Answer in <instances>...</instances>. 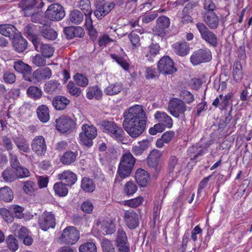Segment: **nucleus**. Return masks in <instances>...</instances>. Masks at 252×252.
Here are the masks:
<instances>
[{"label": "nucleus", "mask_w": 252, "mask_h": 252, "mask_svg": "<svg viewBox=\"0 0 252 252\" xmlns=\"http://www.w3.org/2000/svg\"><path fill=\"white\" fill-rule=\"evenodd\" d=\"M18 33L16 28L11 24L0 25V33L5 36L13 38Z\"/></svg>", "instance_id": "a878e982"}, {"label": "nucleus", "mask_w": 252, "mask_h": 252, "mask_svg": "<svg viewBox=\"0 0 252 252\" xmlns=\"http://www.w3.org/2000/svg\"><path fill=\"white\" fill-rule=\"evenodd\" d=\"M211 59V52L207 48L201 49L194 52L190 58L191 63L194 65L208 62Z\"/></svg>", "instance_id": "9d476101"}, {"label": "nucleus", "mask_w": 252, "mask_h": 252, "mask_svg": "<svg viewBox=\"0 0 252 252\" xmlns=\"http://www.w3.org/2000/svg\"><path fill=\"white\" fill-rule=\"evenodd\" d=\"M161 156L162 152L157 149H154L150 152L147 158L148 165L153 168L157 173L160 170L158 161Z\"/></svg>", "instance_id": "f3484780"}, {"label": "nucleus", "mask_w": 252, "mask_h": 252, "mask_svg": "<svg viewBox=\"0 0 252 252\" xmlns=\"http://www.w3.org/2000/svg\"><path fill=\"white\" fill-rule=\"evenodd\" d=\"M125 222L130 229H134L139 226V221L138 214L133 210H128L124 215Z\"/></svg>", "instance_id": "a211bd4d"}, {"label": "nucleus", "mask_w": 252, "mask_h": 252, "mask_svg": "<svg viewBox=\"0 0 252 252\" xmlns=\"http://www.w3.org/2000/svg\"><path fill=\"white\" fill-rule=\"evenodd\" d=\"M1 177L4 182L11 183L16 180L17 175H16L15 171L12 168H7L3 171Z\"/></svg>", "instance_id": "ea45409f"}, {"label": "nucleus", "mask_w": 252, "mask_h": 252, "mask_svg": "<svg viewBox=\"0 0 252 252\" xmlns=\"http://www.w3.org/2000/svg\"><path fill=\"white\" fill-rule=\"evenodd\" d=\"M80 252H96V248L93 243H87L79 247Z\"/></svg>", "instance_id": "0e129e2a"}, {"label": "nucleus", "mask_w": 252, "mask_h": 252, "mask_svg": "<svg viewBox=\"0 0 252 252\" xmlns=\"http://www.w3.org/2000/svg\"><path fill=\"white\" fill-rule=\"evenodd\" d=\"M84 13L77 9L72 10L69 14L70 22L74 24H79L84 20Z\"/></svg>", "instance_id": "a19ab883"}, {"label": "nucleus", "mask_w": 252, "mask_h": 252, "mask_svg": "<svg viewBox=\"0 0 252 252\" xmlns=\"http://www.w3.org/2000/svg\"><path fill=\"white\" fill-rule=\"evenodd\" d=\"M77 156V152L68 151L61 157V161L64 165H70L76 161Z\"/></svg>", "instance_id": "72a5a7b5"}, {"label": "nucleus", "mask_w": 252, "mask_h": 252, "mask_svg": "<svg viewBox=\"0 0 252 252\" xmlns=\"http://www.w3.org/2000/svg\"><path fill=\"white\" fill-rule=\"evenodd\" d=\"M37 115L38 119L43 123H45L49 120V109L44 105H42L37 108Z\"/></svg>", "instance_id": "79ce46f5"}, {"label": "nucleus", "mask_w": 252, "mask_h": 252, "mask_svg": "<svg viewBox=\"0 0 252 252\" xmlns=\"http://www.w3.org/2000/svg\"><path fill=\"white\" fill-rule=\"evenodd\" d=\"M36 189V184L32 181H28L24 183L23 190L28 194H31Z\"/></svg>", "instance_id": "69168bd1"}, {"label": "nucleus", "mask_w": 252, "mask_h": 252, "mask_svg": "<svg viewBox=\"0 0 252 252\" xmlns=\"http://www.w3.org/2000/svg\"><path fill=\"white\" fill-rule=\"evenodd\" d=\"M66 186L63 182L55 184L54 189L55 193L60 196H66L68 193V189Z\"/></svg>", "instance_id": "a18cd8bd"}, {"label": "nucleus", "mask_w": 252, "mask_h": 252, "mask_svg": "<svg viewBox=\"0 0 252 252\" xmlns=\"http://www.w3.org/2000/svg\"><path fill=\"white\" fill-rule=\"evenodd\" d=\"M38 223L40 228L44 231L54 228L56 224L54 215L50 212H44L39 218Z\"/></svg>", "instance_id": "ddd939ff"}, {"label": "nucleus", "mask_w": 252, "mask_h": 252, "mask_svg": "<svg viewBox=\"0 0 252 252\" xmlns=\"http://www.w3.org/2000/svg\"><path fill=\"white\" fill-rule=\"evenodd\" d=\"M102 95V91L96 86L89 87L86 94L87 97L89 99H92L94 97L96 99H99Z\"/></svg>", "instance_id": "c03bdc74"}, {"label": "nucleus", "mask_w": 252, "mask_h": 252, "mask_svg": "<svg viewBox=\"0 0 252 252\" xmlns=\"http://www.w3.org/2000/svg\"><path fill=\"white\" fill-rule=\"evenodd\" d=\"M59 178L65 185L72 186L77 181V176L70 170H66L59 174Z\"/></svg>", "instance_id": "5701e85b"}, {"label": "nucleus", "mask_w": 252, "mask_h": 252, "mask_svg": "<svg viewBox=\"0 0 252 252\" xmlns=\"http://www.w3.org/2000/svg\"><path fill=\"white\" fill-rule=\"evenodd\" d=\"M79 232L74 226H68L63 231L60 239L63 243L68 245H73L79 240Z\"/></svg>", "instance_id": "0eeeda50"}, {"label": "nucleus", "mask_w": 252, "mask_h": 252, "mask_svg": "<svg viewBox=\"0 0 252 252\" xmlns=\"http://www.w3.org/2000/svg\"><path fill=\"white\" fill-rule=\"evenodd\" d=\"M115 5L114 2L100 1L96 5L94 14L98 19H101L110 12Z\"/></svg>", "instance_id": "4468645a"}, {"label": "nucleus", "mask_w": 252, "mask_h": 252, "mask_svg": "<svg viewBox=\"0 0 252 252\" xmlns=\"http://www.w3.org/2000/svg\"><path fill=\"white\" fill-rule=\"evenodd\" d=\"M82 132L79 134V138L81 143L87 147L93 145V140L97 135L96 128L93 125L84 124L82 126Z\"/></svg>", "instance_id": "7ed1b4c3"}, {"label": "nucleus", "mask_w": 252, "mask_h": 252, "mask_svg": "<svg viewBox=\"0 0 252 252\" xmlns=\"http://www.w3.org/2000/svg\"><path fill=\"white\" fill-rule=\"evenodd\" d=\"M132 170V168L120 163L117 173L121 179H124L130 175Z\"/></svg>", "instance_id": "3c124183"}, {"label": "nucleus", "mask_w": 252, "mask_h": 252, "mask_svg": "<svg viewBox=\"0 0 252 252\" xmlns=\"http://www.w3.org/2000/svg\"><path fill=\"white\" fill-rule=\"evenodd\" d=\"M45 57L41 54H37L32 58V62L33 64L37 67L44 66L46 64Z\"/></svg>", "instance_id": "13d9d810"}, {"label": "nucleus", "mask_w": 252, "mask_h": 252, "mask_svg": "<svg viewBox=\"0 0 252 252\" xmlns=\"http://www.w3.org/2000/svg\"><path fill=\"white\" fill-rule=\"evenodd\" d=\"M37 27L33 24H29L26 25L24 29V32L27 37L31 39L34 45V41H38L39 39L37 37Z\"/></svg>", "instance_id": "7c9ffc66"}, {"label": "nucleus", "mask_w": 252, "mask_h": 252, "mask_svg": "<svg viewBox=\"0 0 252 252\" xmlns=\"http://www.w3.org/2000/svg\"><path fill=\"white\" fill-rule=\"evenodd\" d=\"M33 45L35 50L41 52L42 55L45 58H50L53 55L54 49L49 44H42L39 40L38 41L34 40Z\"/></svg>", "instance_id": "4be33fe9"}, {"label": "nucleus", "mask_w": 252, "mask_h": 252, "mask_svg": "<svg viewBox=\"0 0 252 252\" xmlns=\"http://www.w3.org/2000/svg\"><path fill=\"white\" fill-rule=\"evenodd\" d=\"M135 178L137 184L144 187L146 186L147 183L149 174L145 170L139 168L135 173Z\"/></svg>", "instance_id": "473e14b6"}, {"label": "nucleus", "mask_w": 252, "mask_h": 252, "mask_svg": "<svg viewBox=\"0 0 252 252\" xmlns=\"http://www.w3.org/2000/svg\"><path fill=\"white\" fill-rule=\"evenodd\" d=\"M11 213L15 215L16 218L18 219H22L24 217L23 211L24 208L18 205H12L9 207Z\"/></svg>", "instance_id": "603ef678"}, {"label": "nucleus", "mask_w": 252, "mask_h": 252, "mask_svg": "<svg viewBox=\"0 0 252 252\" xmlns=\"http://www.w3.org/2000/svg\"><path fill=\"white\" fill-rule=\"evenodd\" d=\"M170 19L166 16H160L157 19V25L153 29V32L155 35L162 37L165 34V29L170 25Z\"/></svg>", "instance_id": "dca6fc26"}, {"label": "nucleus", "mask_w": 252, "mask_h": 252, "mask_svg": "<svg viewBox=\"0 0 252 252\" xmlns=\"http://www.w3.org/2000/svg\"><path fill=\"white\" fill-rule=\"evenodd\" d=\"M110 57L116 63L119 64L124 69L127 70L129 67V64L127 62V60L122 56L115 54H110Z\"/></svg>", "instance_id": "09e8293b"}, {"label": "nucleus", "mask_w": 252, "mask_h": 252, "mask_svg": "<svg viewBox=\"0 0 252 252\" xmlns=\"http://www.w3.org/2000/svg\"><path fill=\"white\" fill-rule=\"evenodd\" d=\"M13 67L16 72L22 74L23 79L25 81L28 82L31 81L32 66L21 60H17L14 62Z\"/></svg>", "instance_id": "f8f14e48"}, {"label": "nucleus", "mask_w": 252, "mask_h": 252, "mask_svg": "<svg viewBox=\"0 0 252 252\" xmlns=\"http://www.w3.org/2000/svg\"><path fill=\"white\" fill-rule=\"evenodd\" d=\"M15 170L17 178H24L29 177L30 175L29 170L24 166L20 165Z\"/></svg>", "instance_id": "052dcab7"}, {"label": "nucleus", "mask_w": 252, "mask_h": 252, "mask_svg": "<svg viewBox=\"0 0 252 252\" xmlns=\"http://www.w3.org/2000/svg\"><path fill=\"white\" fill-rule=\"evenodd\" d=\"M174 51L178 55L185 56L189 54L190 48L186 42H176L172 45Z\"/></svg>", "instance_id": "c756f323"}, {"label": "nucleus", "mask_w": 252, "mask_h": 252, "mask_svg": "<svg viewBox=\"0 0 252 252\" xmlns=\"http://www.w3.org/2000/svg\"><path fill=\"white\" fill-rule=\"evenodd\" d=\"M101 247L104 252H116L111 241L108 239H102Z\"/></svg>", "instance_id": "e2e57ef3"}, {"label": "nucleus", "mask_w": 252, "mask_h": 252, "mask_svg": "<svg viewBox=\"0 0 252 252\" xmlns=\"http://www.w3.org/2000/svg\"><path fill=\"white\" fill-rule=\"evenodd\" d=\"M137 189L136 185L132 181L127 182L124 186V192L128 195L133 194Z\"/></svg>", "instance_id": "6e6d98bb"}, {"label": "nucleus", "mask_w": 252, "mask_h": 252, "mask_svg": "<svg viewBox=\"0 0 252 252\" xmlns=\"http://www.w3.org/2000/svg\"><path fill=\"white\" fill-rule=\"evenodd\" d=\"M57 129L62 133H65L74 126V121L66 116H62L56 121Z\"/></svg>", "instance_id": "6ab92c4d"}, {"label": "nucleus", "mask_w": 252, "mask_h": 252, "mask_svg": "<svg viewBox=\"0 0 252 252\" xmlns=\"http://www.w3.org/2000/svg\"><path fill=\"white\" fill-rule=\"evenodd\" d=\"M73 79L76 84L81 87H86L88 85V78L82 73H76L73 76Z\"/></svg>", "instance_id": "8fccbe9b"}, {"label": "nucleus", "mask_w": 252, "mask_h": 252, "mask_svg": "<svg viewBox=\"0 0 252 252\" xmlns=\"http://www.w3.org/2000/svg\"><path fill=\"white\" fill-rule=\"evenodd\" d=\"M196 27L201 38L204 41L214 47L218 46V41L217 35L211 31L204 24L198 22L196 24Z\"/></svg>", "instance_id": "20e7f679"}, {"label": "nucleus", "mask_w": 252, "mask_h": 252, "mask_svg": "<svg viewBox=\"0 0 252 252\" xmlns=\"http://www.w3.org/2000/svg\"><path fill=\"white\" fill-rule=\"evenodd\" d=\"M70 100L64 96L57 95L52 100V105L57 110L64 109L69 104Z\"/></svg>", "instance_id": "b1692460"}, {"label": "nucleus", "mask_w": 252, "mask_h": 252, "mask_svg": "<svg viewBox=\"0 0 252 252\" xmlns=\"http://www.w3.org/2000/svg\"><path fill=\"white\" fill-rule=\"evenodd\" d=\"M69 93L75 97L79 96L81 94L80 88L76 86V85L72 81H69L66 86Z\"/></svg>", "instance_id": "864d4df0"}, {"label": "nucleus", "mask_w": 252, "mask_h": 252, "mask_svg": "<svg viewBox=\"0 0 252 252\" xmlns=\"http://www.w3.org/2000/svg\"><path fill=\"white\" fill-rule=\"evenodd\" d=\"M203 19L210 29L215 30L219 26V17L214 12L206 11L203 14Z\"/></svg>", "instance_id": "aec40b11"}, {"label": "nucleus", "mask_w": 252, "mask_h": 252, "mask_svg": "<svg viewBox=\"0 0 252 252\" xmlns=\"http://www.w3.org/2000/svg\"><path fill=\"white\" fill-rule=\"evenodd\" d=\"M123 126L132 138H136L145 131L147 117L143 107L136 105L130 107L124 113Z\"/></svg>", "instance_id": "f257e3e1"}, {"label": "nucleus", "mask_w": 252, "mask_h": 252, "mask_svg": "<svg viewBox=\"0 0 252 252\" xmlns=\"http://www.w3.org/2000/svg\"><path fill=\"white\" fill-rule=\"evenodd\" d=\"M14 197L13 193L11 189L7 186L0 189V199L6 202H11Z\"/></svg>", "instance_id": "e433bc0d"}, {"label": "nucleus", "mask_w": 252, "mask_h": 252, "mask_svg": "<svg viewBox=\"0 0 252 252\" xmlns=\"http://www.w3.org/2000/svg\"><path fill=\"white\" fill-rule=\"evenodd\" d=\"M31 147L36 155H44L47 149L45 138L42 136H35L32 141Z\"/></svg>", "instance_id": "2eb2a0df"}, {"label": "nucleus", "mask_w": 252, "mask_h": 252, "mask_svg": "<svg viewBox=\"0 0 252 252\" xmlns=\"http://www.w3.org/2000/svg\"><path fill=\"white\" fill-rule=\"evenodd\" d=\"M6 243L8 248L12 252H15L18 249V242L12 235L8 236L6 240Z\"/></svg>", "instance_id": "4d7b16f0"}, {"label": "nucleus", "mask_w": 252, "mask_h": 252, "mask_svg": "<svg viewBox=\"0 0 252 252\" xmlns=\"http://www.w3.org/2000/svg\"><path fill=\"white\" fill-rule=\"evenodd\" d=\"M46 17L52 21H60L65 16V12L63 6L58 3L50 5L45 12Z\"/></svg>", "instance_id": "1a4fd4ad"}, {"label": "nucleus", "mask_w": 252, "mask_h": 252, "mask_svg": "<svg viewBox=\"0 0 252 252\" xmlns=\"http://www.w3.org/2000/svg\"><path fill=\"white\" fill-rule=\"evenodd\" d=\"M168 109L170 113L173 117L179 118L181 116L183 118L185 116V112L187 110V107L183 100L175 98L169 101Z\"/></svg>", "instance_id": "423d86ee"}, {"label": "nucleus", "mask_w": 252, "mask_h": 252, "mask_svg": "<svg viewBox=\"0 0 252 252\" xmlns=\"http://www.w3.org/2000/svg\"><path fill=\"white\" fill-rule=\"evenodd\" d=\"M104 131L108 133L112 138L118 142H122L124 139V131L123 128L118 126L114 122L103 121L101 123Z\"/></svg>", "instance_id": "f03ea898"}, {"label": "nucleus", "mask_w": 252, "mask_h": 252, "mask_svg": "<svg viewBox=\"0 0 252 252\" xmlns=\"http://www.w3.org/2000/svg\"><path fill=\"white\" fill-rule=\"evenodd\" d=\"M242 66L239 62H235L233 66V76L236 81H239L243 77Z\"/></svg>", "instance_id": "49530a36"}, {"label": "nucleus", "mask_w": 252, "mask_h": 252, "mask_svg": "<svg viewBox=\"0 0 252 252\" xmlns=\"http://www.w3.org/2000/svg\"><path fill=\"white\" fill-rule=\"evenodd\" d=\"M195 6V4H192L190 2L188 3L186 6L183 9V16L182 18V23L183 24H188L191 23L192 21V18L189 15V10H191L194 6Z\"/></svg>", "instance_id": "37998d69"}, {"label": "nucleus", "mask_w": 252, "mask_h": 252, "mask_svg": "<svg viewBox=\"0 0 252 252\" xmlns=\"http://www.w3.org/2000/svg\"><path fill=\"white\" fill-rule=\"evenodd\" d=\"M160 47L158 44H152L145 48L144 54L145 57L149 61H153L154 58L159 53Z\"/></svg>", "instance_id": "c85d7f7f"}, {"label": "nucleus", "mask_w": 252, "mask_h": 252, "mask_svg": "<svg viewBox=\"0 0 252 252\" xmlns=\"http://www.w3.org/2000/svg\"><path fill=\"white\" fill-rule=\"evenodd\" d=\"M0 215L3 219L8 223L11 222L14 220V217L10 210H7L5 208H1L0 209Z\"/></svg>", "instance_id": "680f3d73"}, {"label": "nucleus", "mask_w": 252, "mask_h": 252, "mask_svg": "<svg viewBox=\"0 0 252 252\" xmlns=\"http://www.w3.org/2000/svg\"><path fill=\"white\" fill-rule=\"evenodd\" d=\"M28 96L34 99H39L42 94V91L40 89L36 86H31L27 91Z\"/></svg>", "instance_id": "de8ad7c7"}, {"label": "nucleus", "mask_w": 252, "mask_h": 252, "mask_svg": "<svg viewBox=\"0 0 252 252\" xmlns=\"http://www.w3.org/2000/svg\"><path fill=\"white\" fill-rule=\"evenodd\" d=\"M78 6L84 12V14H92V10L90 0H81L79 1Z\"/></svg>", "instance_id": "5fc2aeb1"}, {"label": "nucleus", "mask_w": 252, "mask_h": 252, "mask_svg": "<svg viewBox=\"0 0 252 252\" xmlns=\"http://www.w3.org/2000/svg\"><path fill=\"white\" fill-rule=\"evenodd\" d=\"M81 188L85 192H92L95 189V185L92 179L84 177L81 180Z\"/></svg>", "instance_id": "c9c22d12"}, {"label": "nucleus", "mask_w": 252, "mask_h": 252, "mask_svg": "<svg viewBox=\"0 0 252 252\" xmlns=\"http://www.w3.org/2000/svg\"><path fill=\"white\" fill-rule=\"evenodd\" d=\"M158 70L164 75H171L177 71L173 60L168 56L162 57L158 63Z\"/></svg>", "instance_id": "39448f33"}, {"label": "nucleus", "mask_w": 252, "mask_h": 252, "mask_svg": "<svg viewBox=\"0 0 252 252\" xmlns=\"http://www.w3.org/2000/svg\"><path fill=\"white\" fill-rule=\"evenodd\" d=\"M178 158L175 156L170 157L167 162V168L170 173H173L178 165Z\"/></svg>", "instance_id": "bf43d9fd"}, {"label": "nucleus", "mask_w": 252, "mask_h": 252, "mask_svg": "<svg viewBox=\"0 0 252 252\" xmlns=\"http://www.w3.org/2000/svg\"><path fill=\"white\" fill-rule=\"evenodd\" d=\"M13 140L19 151L29 153L30 148L28 141L24 136L19 134L13 136Z\"/></svg>", "instance_id": "412c9836"}, {"label": "nucleus", "mask_w": 252, "mask_h": 252, "mask_svg": "<svg viewBox=\"0 0 252 252\" xmlns=\"http://www.w3.org/2000/svg\"><path fill=\"white\" fill-rule=\"evenodd\" d=\"M39 28L41 36L44 38L50 40H54L57 38V32L50 26L47 25H43Z\"/></svg>", "instance_id": "393cba45"}, {"label": "nucleus", "mask_w": 252, "mask_h": 252, "mask_svg": "<svg viewBox=\"0 0 252 252\" xmlns=\"http://www.w3.org/2000/svg\"><path fill=\"white\" fill-rule=\"evenodd\" d=\"M115 244L118 252H130L126 234L122 228H119L117 231Z\"/></svg>", "instance_id": "6e6552de"}, {"label": "nucleus", "mask_w": 252, "mask_h": 252, "mask_svg": "<svg viewBox=\"0 0 252 252\" xmlns=\"http://www.w3.org/2000/svg\"><path fill=\"white\" fill-rule=\"evenodd\" d=\"M155 118L165 127L171 128L173 126V121L171 118L164 112H157L155 114Z\"/></svg>", "instance_id": "cd10ccee"}, {"label": "nucleus", "mask_w": 252, "mask_h": 252, "mask_svg": "<svg viewBox=\"0 0 252 252\" xmlns=\"http://www.w3.org/2000/svg\"><path fill=\"white\" fill-rule=\"evenodd\" d=\"M44 89L45 92L52 94L60 91L61 84L56 80H51L44 84Z\"/></svg>", "instance_id": "f704fd0d"}, {"label": "nucleus", "mask_w": 252, "mask_h": 252, "mask_svg": "<svg viewBox=\"0 0 252 252\" xmlns=\"http://www.w3.org/2000/svg\"><path fill=\"white\" fill-rule=\"evenodd\" d=\"M19 6L24 11L25 16H30L32 13L35 4V0H22L19 3Z\"/></svg>", "instance_id": "2f4dec72"}, {"label": "nucleus", "mask_w": 252, "mask_h": 252, "mask_svg": "<svg viewBox=\"0 0 252 252\" xmlns=\"http://www.w3.org/2000/svg\"><path fill=\"white\" fill-rule=\"evenodd\" d=\"M123 89L122 83H116L109 85L104 89V93L109 95H113L119 93Z\"/></svg>", "instance_id": "58836bf2"}, {"label": "nucleus", "mask_w": 252, "mask_h": 252, "mask_svg": "<svg viewBox=\"0 0 252 252\" xmlns=\"http://www.w3.org/2000/svg\"><path fill=\"white\" fill-rule=\"evenodd\" d=\"M12 43L14 48L18 52H23L27 48V41L23 37L19 35V33L13 38Z\"/></svg>", "instance_id": "bb28decb"}, {"label": "nucleus", "mask_w": 252, "mask_h": 252, "mask_svg": "<svg viewBox=\"0 0 252 252\" xmlns=\"http://www.w3.org/2000/svg\"><path fill=\"white\" fill-rule=\"evenodd\" d=\"M232 96L231 94H228L225 96L222 95L220 99V107H219L220 109H225L230 105Z\"/></svg>", "instance_id": "338daca9"}, {"label": "nucleus", "mask_w": 252, "mask_h": 252, "mask_svg": "<svg viewBox=\"0 0 252 252\" xmlns=\"http://www.w3.org/2000/svg\"><path fill=\"white\" fill-rule=\"evenodd\" d=\"M52 75L51 69L48 67H39L35 70L32 74L31 81L34 84L49 79Z\"/></svg>", "instance_id": "9b49d317"}, {"label": "nucleus", "mask_w": 252, "mask_h": 252, "mask_svg": "<svg viewBox=\"0 0 252 252\" xmlns=\"http://www.w3.org/2000/svg\"><path fill=\"white\" fill-rule=\"evenodd\" d=\"M4 81L8 84H13L16 81V75L11 71H5L3 75Z\"/></svg>", "instance_id": "774afa93"}, {"label": "nucleus", "mask_w": 252, "mask_h": 252, "mask_svg": "<svg viewBox=\"0 0 252 252\" xmlns=\"http://www.w3.org/2000/svg\"><path fill=\"white\" fill-rule=\"evenodd\" d=\"M135 163V159L130 152L124 154L122 157L120 162V164L132 169H133Z\"/></svg>", "instance_id": "4c0bfd02"}]
</instances>
